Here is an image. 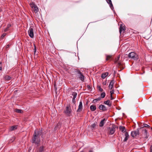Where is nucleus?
Masks as SVG:
<instances>
[{"label":"nucleus","mask_w":152,"mask_h":152,"mask_svg":"<svg viewBox=\"0 0 152 152\" xmlns=\"http://www.w3.org/2000/svg\"><path fill=\"white\" fill-rule=\"evenodd\" d=\"M42 131L39 130L35 131L34 134L33 135L31 142L38 146L40 141V136L42 134Z\"/></svg>","instance_id":"f257e3e1"},{"label":"nucleus","mask_w":152,"mask_h":152,"mask_svg":"<svg viewBox=\"0 0 152 152\" xmlns=\"http://www.w3.org/2000/svg\"><path fill=\"white\" fill-rule=\"evenodd\" d=\"M128 57L131 58L132 59L137 60L138 59L137 55L134 52H131L129 53L128 55Z\"/></svg>","instance_id":"f03ea898"},{"label":"nucleus","mask_w":152,"mask_h":152,"mask_svg":"<svg viewBox=\"0 0 152 152\" xmlns=\"http://www.w3.org/2000/svg\"><path fill=\"white\" fill-rule=\"evenodd\" d=\"M72 111L70 106H67L66 107V110L64 111L65 114L68 116H70L71 115V113Z\"/></svg>","instance_id":"7ed1b4c3"},{"label":"nucleus","mask_w":152,"mask_h":152,"mask_svg":"<svg viewBox=\"0 0 152 152\" xmlns=\"http://www.w3.org/2000/svg\"><path fill=\"white\" fill-rule=\"evenodd\" d=\"M132 136L133 137H138L139 135V129L136 130L132 131L131 133Z\"/></svg>","instance_id":"20e7f679"},{"label":"nucleus","mask_w":152,"mask_h":152,"mask_svg":"<svg viewBox=\"0 0 152 152\" xmlns=\"http://www.w3.org/2000/svg\"><path fill=\"white\" fill-rule=\"evenodd\" d=\"M142 137L146 139L148 138L149 136L148 133L147 132V130L146 129H145L142 131Z\"/></svg>","instance_id":"39448f33"},{"label":"nucleus","mask_w":152,"mask_h":152,"mask_svg":"<svg viewBox=\"0 0 152 152\" xmlns=\"http://www.w3.org/2000/svg\"><path fill=\"white\" fill-rule=\"evenodd\" d=\"M28 34L29 36L31 38H33L34 37V30L32 28L30 27L29 30L28 31Z\"/></svg>","instance_id":"423d86ee"},{"label":"nucleus","mask_w":152,"mask_h":152,"mask_svg":"<svg viewBox=\"0 0 152 152\" xmlns=\"http://www.w3.org/2000/svg\"><path fill=\"white\" fill-rule=\"evenodd\" d=\"M83 104L82 101H80V102L78 106V109L77 110V112H80L82 111L83 109Z\"/></svg>","instance_id":"0eeeda50"},{"label":"nucleus","mask_w":152,"mask_h":152,"mask_svg":"<svg viewBox=\"0 0 152 152\" xmlns=\"http://www.w3.org/2000/svg\"><path fill=\"white\" fill-rule=\"evenodd\" d=\"M30 5L32 8H33L34 12H37L38 10V9L37 7L33 3H31Z\"/></svg>","instance_id":"6e6552de"},{"label":"nucleus","mask_w":152,"mask_h":152,"mask_svg":"<svg viewBox=\"0 0 152 152\" xmlns=\"http://www.w3.org/2000/svg\"><path fill=\"white\" fill-rule=\"evenodd\" d=\"M115 83V81L114 80H112L110 83V84L109 85V88L110 89H112L114 86V84Z\"/></svg>","instance_id":"1a4fd4ad"},{"label":"nucleus","mask_w":152,"mask_h":152,"mask_svg":"<svg viewBox=\"0 0 152 152\" xmlns=\"http://www.w3.org/2000/svg\"><path fill=\"white\" fill-rule=\"evenodd\" d=\"M99 109L103 111H105L107 110V108L105 107V106L101 104L99 106Z\"/></svg>","instance_id":"9d476101"},{"label":"nucleus","mask_w":152,"mask_h":152,"mask_svg":"<svg viewBox=\"0 0 152 152\" xmlns=\"http://www.w3.org/2000/svg\"><path fill=\"white\" fill-rule=\"evenodd\" d=\"M72 95L73 96L72 99V102L73 103H75L76 102L75 99L77 96V93L75 92H73L72 93Z\"/></svg>","instance_id":"9b49d317"},{"label":"nucleus","mask_w":152,"mask_h":152,"mask_svg":"<svg viewBox=\"0 0 152 152\" xmlns=\"http://www.w3.org/2000/svg\"><path fill=\"white\" fill-rule=\"evenodd\" d=\"M124 134L125 136V137L124 140V142H126L127 141L128 138H129V135L128 134V133L127 132H125L124 133Z\"/></svg>","instance_id":"f8f14e48"},{"label":"nucleus","mask_w":152,"mask_h":152,"mask_svg":"<svg viewBox=\"0 0 152 152\" xmlns=\"http://www.w3.org/2000/svg\"><path fill=\"white\" fill-rule=\"evenodd\" d=\"M107 3L110 4V7L112 10L114 9L113 5L112 4L111 0H107Z\"/></svg>","instance_id":"ddd939ff"},{"label":"nucleus","mask_w":152,"mask_h":152,"mask_svg":"<svg viewBox=\"0 0 152 152\" xmlns=\"http://www.w3.org/2000/svg\"><path fill=\"white\" fill-rule=\"evenodd\" d=\"M104 104L107 105L109 107H110L111 105V103L109 100H107L104 102Z\"/></svg>","instance_id":"4468645a"},{"label":"nucleus","mask_w":152,"mask_h":152,"mask_svg":"<svg viewBox=\"0 0 152 152\" xmlns=\"http://www.w3.org/2000/svg\"><path fill=\"white\" fill-rule=\"evenodd\" d=\"M17 126H13L10 127L9 130L10 131H12L16 129L17 128Z\"/></svg>","instance_id":"2eb2a0df"},{"label":"nucleus","mask_w":152,"mask_h":152,"mask_svg":"<svg viewBox=\"0 0 152 152\" xmlns=\"http://www.w3.org/2000/svg\"><path fill=\"white\" fill-rule=\"evenodd\" d=\"M119 129L123 132H126L125 128L124 126H120L119 127Z\"/></svg>","instance_id":"dca6fc26"},{"label":"nucleus","mask_w":152,"mask_h":152,"mask_svg":"<svg viewBox=\"0 0 152 152\" xmlns=\"http://www.w3.org/2000/svg\"><path fill=\"white\" fill-rule=\"evenodd\" d=\"M90 109L91 111H94L96 109V107L95 105H91L90 106Z\"/></svg>","instance_id":"f3484780"},{"label":"nucleus","mask_w":152,"mask_h":152,"mask_svg":"<svg viewBox=\"0 0 152 152\" xmlns=\"http://www.w3.org/2000/svg\"><path fill=\"white\" fill-rule=\"evenodd\" d=\"M11 24H8L7 25V27L6 28L4 29V31L5 32H7V31L9 30V28L11 27Z\"/></svg>","instance_id":"a211bd4d"},{"label":"nucleus","mask_w":152,"mask_h":152,"mask_svg":"<svg viewBox=\"0 0 152 152\" xmlns=\"http://www.w3.org/2000/svg\"><path fill=\"white\" fill-rule=\"evenodd\" d=\"M115 132V128L113 127L112 128L110 129V134H111V135L113 134Z\"/></svg>","instance_id":"6ab92c4d"},{"label":"nucleus","mask_w":152,"mask_h":152,"mask_svg":"<svg viewBox=\"0 0 152 152\" xmlns=\"http://www.w3.org/2000/svg\"><path fill=\"white\" fill-rule=\"evenodd\" d=\"M105 121V119H103L102 120L99 124V126L100 127L102 126L104 124V121Z\"/></svg>","instance_id":"aec40b11"},{"label":"nucleus","mask_w":152,"mask_h":152,"mask_svg":"<svg viewBox=\"0 0 152 152\" xmlns=\"http://www.w3.org/2000/svg\"><path fill=\"white\" fill-rule=\"evenodd\" d=\"M108 73L107 72L103 73L101 75V77L102 78L104 79L108 75Z\"/></svg>","instance_id":"412c9836"},{"label":"nucleus","mask_w":152,"mask_h":152,"mask_svg":"<svg viewBox=\"0 0 152 152\" xmlns=\"http://www.w3.org/2000/svg\"><path fill=\"white\" fill-rule=\"evenodd\" d=\"M79 77L81 81H83L84 80V76L81 73L80 74Z\"/></svg>","instance_id":"4be33fe9"},{"label":"nucleus","mask_w":152,"mask_h":152,"mask_svg":"<svg viewBox=\"0 0 152 152\" xmlns=\"http://www.w3.org/2000/svg\"><path fill=\"white\" fill-rule=\"evenodd\" d=\"M101 99V98L100 97H98L97 98H96V99H94L93 100V102L94 103H95V102H97L98 101L100 100Z\"/></svg>","instance_id":"5701e85b"},{"label":"nucleus","mask_w":152,"mask_h":152,"mask_svg":"<svg viewBox=\"0 0 152 152\" xmlns=\"http://www.w3.org/2000/svg\"><path fill=\"white\" fill-rule=\"evenodd\" d=\"M125 30V29L124 27H122L121 26L120 27V29L119 30V31L120 33H121L122 32H124V31Z\"/></svg>","instance_id":"b1692460"},{"label":"nucleus","mask_w":152,"mask_h":152,"mask_svg":"<svg viewBox=\"0 0 152 152\" xmlns=\"http://www.w3.org/2000/svg\"><path fill=\"white\" fill-rule=\"evenodd\" d=\"M44 150V147L43 146H41L40 147L39 152H43Z\"/></svg>","instance_id":"393cba45"},{"label":"nucleus","mask_w":152,"mask_h":152,"mask_svg":"<svg viewBox=\"0 0 152 152\" xmlns=\"http://www.w3.org/2000/svg\"><path fill=\"white\" fill-rule=\"evenodd\" d=\"M4 78L6 80H10L11 79V77L8 75H6L5 76Z\"/></svg>","instance_id":"a878e982"},{"label":"nucleus","mask_w":152,"mask_h":152,"mask_svg":"<svg viewBox=\"0 0 152 152\" xmlns=\"http://www.w3.org/2000/svg\"><path fill=\"white\" fill-rule=\"evenodd\" d=\"M105 93L104 92H103L101 94V96L102 98H104L105 96Z\"/></svg>","instance_id":"bb28decb"},{"label":"nucleus","mask_w":152,"mask_h":152,"mask_svg":"<svg viewBox=\"0 0 152 152\" xmlns=\"http://www.w3.org/2000/svg\"><path fill=\"white\" fill-rule=\"evenodd\" d=\"M15 111L17 113H21L22 111L20 109H16Z\"/></svg>","instance_id":"cd10ccee"},{"label":"nucleus","mask_w":152,"mask_h":152,"mask_svg":"<svg viewBox=\"0 0 152 152\" xmlns=\"http://www.w3.org/2000/svg\"><path fill=\"white\" fill-rule=\"evenodd\" d=\"M111 91H110V94L112 95L113 94H114V90L113 89H111Z\"/></svg>","instance_id":"c85d7f7f"},{"label":"nucleus","mask_w":152,"mask_h":152,"mask_svg":"<svg viewBox=\"0 0 152 152\" xmlns=\"http://www.w3.org/2000/svg\"><path fill=\"white\" fill-rule=\"evenodd\" d=\"M37 50V49H36V47L35 46V45H34V54L35 55L36 53V52Z\"/></svg>","instance_id":"c756f323"},{"label":"nucleus","mask_w":152,"mask_h":152,"mask_svg":"<svg viewBox=\"0 0 152 152\" xmlns=\"http://www.w3.org/2000/svg\"><path fill=\"white\" fill-rule=\"evenodd\" d=\"M143 125V126L142 127H150V126L148 125V124H144Z\"/></svg>","instance_id":"7c9ffc66"},{"label":"nucleus","mask_w":152,"mask_h":152,"mask_svg":"<svg viewBox=\"0 0 152 152\" xmlns=\"http://www.w3.org/2000/svg\"><path fill=\"white\" fill-rule=\"evenodd\" d=\"M119 58H120V56H118L117 58L115 59V62H117L118 61L119 59Z\"/></svg>","instance_id":"2f4dec72"},{"label":"nucleus","mask_w":152,"mask_h":152,"mask_svg":"<svg viewBox=\"0 0 152 152\" xmlns=\"http://www.w3.org/2000/svg\"><path fill=\"white\" fill-rule=\"evenodd\" d=\"M6 35V33H4L2 35H1V38H3Z\"/></svg>","instance_id":"473e14b6"},{"label":"nucleus","mask_w":152,"mask_h":152,"mask_svg":"<svg viewBox=\"0 0 152 152\" xmlns=\"http://www.w3.org/2000/svg\"><path fill=\"white\" fill-rule=\"evenodd\" d=\"M99 91H100L101 92H102L103 90V89L102 88H101L100 87H99Z\"/></svg>","instance_id":"72a5a7b5"},{"label":"nucleus","mask_w":152,"mask_h":152,"mask_svg":"<svg viewBox=\"0 0 152 152\" xmlns=\"http://www.w3.org/2000/svg\"><path fill=\"white\" fill-rule=\"evenodd\" d=\"M110 56H107L106 58V60H108L110 58Z\"/></svg>","instance_id":"f704fd0d"},{"label":"nucleus","mask_w":152,"mask_h":152,"mask_svg":"<svg viewBox=\"0 0 152 152\" xmlns=\"http://www.w3.org/2000/svg\"><path fill=\"white\" fill-rule=\"evenodd\" d=\"M113 99H114L112 96V95L110 94V99H111V100H112Z\"/></svg>","instance_id":"c9c22d12"},{"label":"nucleus","mask_w":152,"mask_h":152,"mask_svg":"<svg viewBox=\"0 0 152 152\" xmlns=\"http://www.w3.org/2000/svg\"><path fill=\"white\" fill-rule=\"evenodd\" d=\"M2 69V65H1L0 66V70L1 71Z\"/></svg>","instance_id":"e433bc0d"},{"label":"nucleus","mask_w":152,"mask_h":152,"mask_svg":"<svg viewBox=\"0 0 152 152\" xmlns=\"http://www.w3.org/2000/svg\"><path fill=\"white\" fill-rule=\"evenodd\" d=\"M95 126L96 125L95 124H94L92 125V127L93 128H94L95 127Z\"/></svg>","instance_id":"4c0bfd02"},{"label":"nucleus","mask_w":152,"mask_h":152,"mask_svg":"<svg viewBox=\"0 0 152 152\" xmlns=\"http://www.w3.org/2000/svg\"><path fill=\"white\" fill-rule=\"evenodd\" d=\"M150 152H152V145L150 147Z\"/></svg>","instance_id":"58836bf2"},{"label":"nucleus","mask_w":152,"mask_h":152,"mask_svg":"<svg viewBox=\"0 0 152 152\" xmlns=\"http://www.w3.org/2000/svg\"><path fill=\"white\" fill-rule=\"evenodd\" d=\"M10 46V45H9V44L7 45V46H6V48H9V47Z\"/></svg>","instance_id":"ea45409f"},{"label":"nucleus","mask_w":152,"mask_h":152,"mask_svg":"<svg viewBox=\"0 0 152 152\" xmlns=\"http://www.w3.org/2000/svg\"><path fill=\"white\" fill-rule=\"evenodd\" d=\"M15 139V138H14L13 139V140H11V142H13L14 140Z\"/></svg>","instance_id":"a19ab883"},{"label":"nucleus","mask_w":152,"mask_h":152,"mask_svg":"<svg viewBox=\"0 0 152 152\" xmlns=\"http://www.w3.org/2000/svg\"><path fill=\"white\" fill-rule=\"evenodd\" d=\"M1 65H2V62H0V66H1Z\"/></svg>","instance_id":"79ce46f5"},{"label":"nucleus","mask_w":152,"mask_h":152,"mask_svg":"<svg viewBox=\"0 0 152 152\" xmlns=\"http://www.w3.org/2000/svg\"><path fill=\"white\" fill-rule=\"evenodd\" d=\"M89 152H93L92 151H89Z\"/></svg>","instance_id":"37998d69"}]
</instances>
